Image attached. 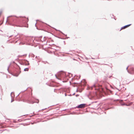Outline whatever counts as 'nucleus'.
Listing matches in <instances>:
<instances>
[{
  "instance_id": "3",
  "label": "nucleus",
  "mask_w": 134,
  "mask_h": 134,
  "mask_svg": "<svg viewBox=\"0 0 134 134\" xmlns=\"http://www.w3.org/2000/svg\"><path fill=\"white\" fill-rule=\"evenodd\" d=\"M29 70V69L28 68H26L24 69V70L25 71H28Z\"/></svg>"
},
{
  "instance_id": "2",
  "label": "nucleus",
  "mask_w": 134,
  "mask_h": 134,
  "mask_svg": "<svg viewBox=\"0 0 134 134\" xmlns=\"http://www.w3.org/2000/svg\"><path fill=\"white\" fill-rule=\"evenodd\" d=\"M131 25V24H129V25H126L124 26H123L121 28V29H120V31H121V30H122V29H125L127 27H128L130 25Z\"/></svg>"
},
{
  "instance_id": "4",
  "label": "nucleus",
  "mask_w": 134,
  "mask_h": 134,
  "mask_svg": "<svg viewBox=\"0 0 134 134\" xmlns=\"http://www.w3.org/2000/svg\"><path fill=\"white\" fill-rule=\"evenodd\" d=\"M132 103H130V104H129V105H126L129 106V105H131L132 104Z\"/></svg>"
},
{
  "instance_id": "1",
  "label": "nucleus",
  "mask_w": 134,
  "mask_h": 134,
  "mask_svg": "<svg viewBox=\"0 0 134 134\" xmlns=\"http://www.w3.org/2000/svg\"><path fill=\"white\" fill-rule=\"evenodd\" d=\"M85 104H82L79 105L78 108H84L85 107Z\"/></svg>"
},
{
  "instance_id": "5",
  "label": "nucleus",
  "mask_w": 134,
  "mask_h": 134,
  "mask_svg": "<svg viewBox=\"0 0 134 134\" xmlns=\"http://www.w3.org/2000/svg\"><path fill=\"white\" fill-rule=\"evenodd\" d=\"M14 99H12V100L11 101V102H13L14 101Z\"/></svg>"
},
{
  "instance_id": "6",
  "label": "nucleus",
  "mask_w": 134,
  "mask_h": 134,
  "mask_svg": "<svg viewBox=\"0 0 134 134\" xmlns=\"http://www.w3.org/2000/svg\"><path fill=\"white\" fill-rule=\"evenodd\" d=\"M18 74H17L16 75H14L15 76H18Z\"/></svg>"
}]
</instances>
